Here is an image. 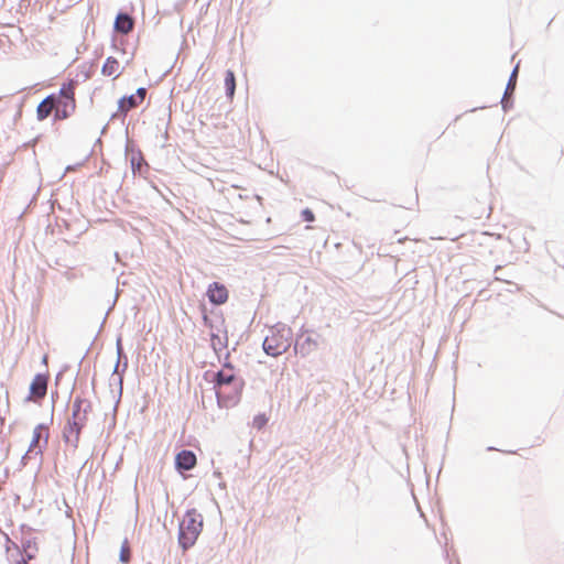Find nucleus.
<instances>
[{
    "label": "nucleus",
    "instance_id": "f257e3e1",
    "mask_svg": "<svg viewBox=\"0 0 564 564\" xmlns=\"http://www.w3.org/2000/svg\"><path fill=\"white\" fill-rule=\"evenodd\" d=\"M91 412L93 404L90 400L82 397L75 398L72 405V415L63 430L64 440L74 447L78 446L82 430L86 426Z\"/></svg>",
    "mask_w": 564,
    "mask_h": 564
},
{
    "label": "nucleus",
    "instance_id": "f03ea898",
    "mask_svg": "<svg viewBox=\"0 0 564 564\" xmlns=\"http://www.w3.org/2000/svg\"><path fill=\"white\" fill-rule=\"evenodd\" d=\"M242 389L241 381L236 377L234 369L228 367L216 375V394L218 402L224 406L237 403Z\"/></svg>",
    "mask_w": 564,
    "mask_h": 564
},
{
    "label": "nucleus",
    "instance_id": "7ed1b4c3",
    "mask_svg": "<svg viewBox=\"0 0 564 564\" xmlns=\"http://www.w3.org/2000/svg\"><path fill=\"white\" fill-rule=\"evenodd\" d=\"M292 344V329L284 324H276L269 329L263 340L267 355L278 357L284 354Z\"/></svg>",
    "mask_w": 564,
    "mask_h": 564
},
{
    "label": "nucleus",
    "instance_id": "20e7f679",
    "mask_svg": "<svg viewBox=\"0 0 564 564\" xmlns=\"http://www.w3.org/2000/svg\"><path fill=\"white\" fill-rule=\"evenodd\" d=\"M202 530V514L195 509L188 510L180 523L178 542L183 550L186 551L195 544Z\"/></svg>",
    "mask_w": 564,
    "mask_h": 564
},
{
    "label": "nucleus",
    "instance_id": "39448f33",
    "mask_svg": "<svg viewBox=\"0 0 564 564\" xmlns=\"http://www.w3.org/2000/svg\"><path fill=\"white\" fill-rule=\"evenodd\" d=\"M48 437V426L45 424H37L33 430L32 438L30 441L25 456L29 458L41 456L47 446Z\"/></svg>",
    "mask_w": 564,
    "mask_h": 564
},
{
    "label": "nucleus",
    "instance_id": "423d86ee",
    "mask_svg": "<svg viewBox=\"0 0 564 564\" xmlns=\"http://www.w3.org/2000/svg\"><path fill=\"white\" fill-rule=\"evenodd\" d=\"M48 380V373L36 375L30 384L28 401L37 403L43 400L47 393Z\"/></svg>",
    "mask_w": 564,
    "mask_h": 564
},
{
    "label": "nucleus",
    "instance_id": "0eeeda50",
    "mask_svg": "<svg viewBox=\"0 0 564 564\" xmlns=\"http://www.w3.org/2000/svg\"><path fill=\"white\" fill-rule=\"evenodd\" d=\"M206 295L212 304L223 305L229 299V291L225 284L213 282L208 285Z\"/></svg>",
    "mask_w": 564,
    "mask_h": 564
},
{
    "label": "nucleus",
    "instance_id": "6e6552de",
    "mask_svg": "<svg viewBox=\"0 0 564 564\" xmlns=\"http://www.w3.org/2000/svg\"><path fill=\"white\" fill-rule=\"evenodd\" d=\"M123 70L124 67L113 56L107 57L101 67V74L104 76L111 77L112 79H117L123 73Z\"/></svg>",
    "mask_w": 564,
    "mask_h": 564
},
{
    "label": "nucleus",
    "instance_id": "1a4fd4ad",
    "mask_svg": "<svg viewBox=\"0 0 564 564\" xmlns=\"http://www.w3.org/2000/svg\"><path fill=\"white\" fill-rule=\"evenodd\" d=\"M175 463L177 468L189 470L196 465V456L192 451H182L176 455Z\"/></svg>",
    "mask_w": 564,
    "mask_h": 564
},
{
    "label": "nucleus",
    "instance_id": "9d476101",
    "mask_svg": "<svg viewBox=\"0 0 564 564\" xmlns=\"http://www.w3.org/2000/svg\"><path fill=\"white\" fill-rule=\"evenodd\" d=\"M134 26L133 19L126 13H119L115 21V30L122 34H129Z\"/></svg>",
    "mask_w": 564,
    "mask_h": 564
},
{
    "label": "nucleus",
    "instance_id": "9b49d317",
    "mask_svg": "<svg viewBox=\"0 0 564 564\" xmlns=\"http://www.w3.org/2000/svg\"><path fill=\"white\" fill-rule=\"evenodd\" d=\"M55 107V98L54 96L46 97L36 109V115L39 120L46 119L53 111Z\"/></svg>",
    "mask_w": 564,
    "mask_h": 564
},
{
    "label": "nucleus",
    "instance_id": "f8f14e48",
    "mask_svg": "<svg viewBox=\"0 0 564 564\" xmlns=\"http://www.w3.org/2000/svg\"><path fill=\"white\" fill-rule=\"evenodd\" d=\"M141 102L133 96H124L118 102V112L126 116L131 109L140 106Z\"/></svg>",
    "mask_w": 564,
    "mask_h": 564
},
{
    "label": "nucleus",
    "instance_id": "ddd939ff",
    "mask_svg": "<svg viewBox=\"0 0 564 564\" xmlns=\"http://www.w3.org/2000/svg\"><path fill=\"white\" fill-rule=\"evenodd\" d=\"M225 88L227 97L231 100L236 90V78L232 70H227L225 76Z\"/></svg>",
    "mask_w": 564,
    "mask_h": 564
},
{
    "label": "nucleus",
    "instance_id": "4468645a",
    "mask_svg": "<svg viewBox=\"0 0 564 564\" xmlns=\"http://www.w3.org/2000/svg\"><path fill=\"white\" fill-rule=\"evenodd\" d=\"M77 86V82L70 79L68 83L63 84L59 89V97L63 99H73L75 98V89Z\"/></svg>",
    "mask_w": 564,
    "mask_h": 564
},
{
    "label": "nucleus",
    "instance_id": "2eb2a0df",
    "mask_svg": "<svg viewBox=\"0 0 564 564\" xmlns=\"http://www.w3.org/2000/svg\"><path fill=\"white\" fill-rule=\"evenodd\" d=\"M131 557V551L128 540H124L120 549V560L123 563H128Z\"/></svg>",
    "mask_w": 564,
    "mask_h": 564
},
{
    "label": "nucleus",
    "instance_id": "dca6fc26",
    "mask_svg": "<svg viewBox=\"0 0 564 564\" xmlns=\"http://www.w3.org/2000/svg\"><path fill=\"white\" fill-rule=\"evenodd\" d=\"M75 110H69L68 108L66 107H62V108H57L56 109V113L55 116L58 118V119H66L70 116V113H73Z\"/></svg>",
    "mask_w": 564,
    "mask_h": 564
},
{
    "label": "nucleus",
    "instance_id": "f3484780",
    "mask_svg": "<svg viewBox=\"0 0 564 564\" xmlns=\"http://www.w3.org/2000/svg\"><path fill=\"white\" fill-rule=\"evenodd\" d=\"M58 105L61 107H66L69 110H75V108H76V100H75V98H73V99H65V100H58Z\"/></svg>",
    "mask_w": 564,
    "mask_h": 564
},
{
    "label": "nucleus",
    "instance_id": "a211bd4d",
    "mask_svg": "<svg viewBox=\"0 0 564 564\" xmlns=\"http://www.w3.org/2000/svg\"><path fill=\"white\" fill-rule=\"evenodd\" d=\"M301 215H302L303 220H305V221L311 223V221L315 220L314 213L308 208L303 209Z\"/></svg>",
    "mask_w": 564,
    "mask_h": 564
},
{
    "label": "nucleus",
    "instance_id": "6ab92c4d",
    "mask_svg": "<svg viewBox=\"0 0 564 564\" xmlns=\"http://www.w3.org/2000/svg\"><path fill=\"white\" fill-rule=\"evenodd\" d=\"M145 95H147V89L141 87V88L137 89V93L133 96L138 99V101H140L142 104L145 98Z\"/></svg>",
    "mask_w": 564,
    "mask_h": 564
},
{
    "label": "nucleus",
    "instance_id": "aec40b11",
    "mask_svg": "<svg viewBox=\"0 0 564 564\" xmlns=\"http://www.w3.org/2000/svg\"><path fill=\"white\" fill-rule=\"evenodd\" d=\"M517 73H518V66L513 69L512 72V75L510 77V80H509V84L508 86L510 87L511 85L514 86L516 84V78H517Z\"/></svg>",
    "mask_w": 564,
    "mask_h": 564
},
{
    "label": "nucleus",
    "instance_id": "412c9836",
    "mask_svg": "<svg viewBox=\"0 0 564 564\" xmlns=\"http://www.w3.org/2000/svg\"><path fill=\"white\" fill-rule=\"evenodd\" d=\"M517 73H518V66L513 69L512 72V75L510 77V80H509V84L508 86L510 87L511 85L514 86L516 84V78H517Z\"/></svg>",
    "mask_w": 564,
    "mask_h": 564
},
{
    "label": "nucleus",
    "instance_id": "4be33fe9",
    "mask_svg": "<svg viewBox=\"0 0 564 564\" xmlns=\"http://www.w3.org/2000/svg\"><path fill=\"white\" fill-rule=\"evenodd\" d=\"M254 423L257 424V426L260 429L262 425L265 424V419L264 416H259V417H256L254 419Z\"/></svg>",
    "mask_w": 564,
    "mask_h": 564
}]
</instances>
